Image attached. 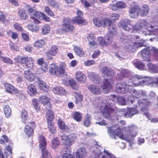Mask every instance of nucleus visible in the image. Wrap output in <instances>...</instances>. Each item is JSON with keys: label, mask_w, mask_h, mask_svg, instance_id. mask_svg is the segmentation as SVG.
Segmentation results:
<instances>
[{"label": "nucleus", "mask_w": 158, "mask_h": 158, "mask_svg": "<svg viewBox=\"0 0 158 158\" xmlns=\"http://www.w3.org/2000/svg\"><path fill=\"white\" fill-rule=\"evenodd\" d=\"M58 124L59 128L64 132H67L69 131V128L61 119H58Z\"/></svg>", "instance_id": "nucleus-33"}, {"label": "nucleus", "mask_w": 158, "mask_h": 158, "mask_svg": "<svg viewBox=\"0 0 158 158\" xmlns=\"http://www.w3.org/2000/svg\"><path fill=\"white\" fill-rule=\"evenodd\" d=\"M36 89L33 84H30L27 87V92L31 96L35 95L36 93Z\"/></svg>", "instance_id": "nucleus-35"}, {"label": "nucleus", "mask_w": 158, "mask_h": 158, "mask_svg": "<svg viewBox=\"0 0 158 158\" xmlns=\"http://www.w3.org/2000/svg\"><path fill=\"white\" fill-rule=\"evenodd\" d=\"M148 80V77H144L136 75L132 77L131 80L128 81L130 83L131 82V84H128L127 85L124 82L118 83L116 85V87L118 92L124 94L127 93L131 86H136L147 84Z\"/></svg>", "instance_id": "nucleus-3"}, {"label": "nucleus", "mask_w": 158, "mask_h": 158, "mask_svg": "<svg viewBox=\"0 0 158 158\" xmlns=\"http://www.w3.org/2000/svg\"><path fill=\"white\" fill-rule=\"evenodd\" d=\"M73 117L74 120L78 122L81 121L82 118L81 114L77 112H76L73 113Z\"/></svg>", "instance_id": "nucleus-49"}, {"label": "nucleus", "mask_w": 158, "mask_h": 158, "mask_svg": "<svg viewBox=\"0 0 158 158\" xmlns=\"http://www.w3.org/2000/svg\"><path fill=\"white\" fill-rule=\"evenodd\" d=\"M18 13L19 17L22 19L26 20L28 18L26 11L23 9L19 10Z\"/></svg>", "instance_id": "nucleus-39"}, {"label": "nucleus", "mask_w": 158, "mask_h": 158, "mask_svg": "<svg viewBox=\"0 0 158 158\" xmlns=\"http://www.w3.org/2000/svg\"><path fill=\"white\" fill-rule=\"evenodd\" d=\"M148 80V77H144L136 75L132 77L131 80L128 81L130 83L131 82V84H128L127 85L124 82L118 83L116 85V87L118 92L124 94L127 93L131 86H136L147 84Z\"/></svg>", "instance_id": "nucleus-2"}, {"label": "nucleus", "mask_w": 158, "mask_h": 158, "mask_svg": "<svg viewBox=\"0 0 158 158\" xmlns=\"http://www.w3.org/2000/svg\"><path fill=\"white\" fill-rule=\"evenodd\" d=\"M10 49L13 51H18L19 50V47L13 43L10 44Z\"/></svg>", "instance_id": "nucleus-63"}, {"label": "nucleus", "mask_w": 158, "mask_h": 158, "mask_svg": "<svg viewBox=\"0 0 158 158\" xmlns=\"http://www.w3.org/2000/svg\"><path fill=\"white\" fill-rule=\"evenodd\" d=\"M137 129L136 127L131 126L123 129H120L118 124L111 127H108V132L111 138L116 139L117 136L122 139L129 141L130 139L135 137L137 135Z\"/></svg>", "instance_id": "nucleus-1"}, {"label": "nucleus", "mask_w": 158, "mask_h": 158, "mask_svg": "<svg viewBox=\"0 0 158 158\" xmlns=\"http://www.w3.org/2000/svg\"><path fill=\"white\" fill-rule=\"evenodd\" d=\"M88 77L93 82L100 85L101 82V79L100 77L94 72H89L88 73Z\"/></svg>", "instance_id": "nucleus-22"}, {"label": "nucleus", "mask_w": 158, "mask_h": 158, "mask_svg": "<svg viewBox=\"0 0 158 158\" xmlns=\"http://www.w3.org/2000/svg\"><path fill=\"white\" fill-rule=\"evenodd\" d=\"M62 143L65 146H70L74 144L77 139V135L72 133L69 135L63 134L61 137Z\"/></svg>", "instance_id": "nucleus-8"}, {"label": "nucleus", "mask_w": 158, "mask_h": 158, "mask_svg": "<svg viewBox=\"0 0 158 158\" xmlns=\"http://www.w3.org/2000/svg\"><path fill=\"white\" fill-rule=\"evenodd\" d=\"M61 27L63 31L68 32H72L74 29L71 20L68 18L64 19Z\"/></svg>", "instance_id": "nucleus-10"}, {"label": "nucleus", "mask_w": 158, "mask_h": 158, "mask_svg": "<svg viewBox=\"0 0 158 158\" xmlns=\"http://www.w3.org/2000/svg\"><path fill=\"white\" fill-rule=\"evenodd\" d=\"M108 20L107 17L102 19L100 18L95 17L93 19V23L94 25L96 27H106L107 25V23Z\"/></svg>", "instance_id": "nucleus-12"}, {"label": "nucleus", "mask_w": 158, "mask_h": 158, "mask_svg": "<svg viewBox=\"0 0 158 158\" xmlns=\"http://www.w3.org/2000/svg\"><path fill=\"white\" fill-rule=\"evenodd\" d=\"M28 12L31 16L30 18L31 19L35 17L47 22H49L50 21V18L45 14L40 11H37L32 8L28 9Z\"/></svg>", "instance_id": "nucleus-7"}, {"label": "nucleus", "mask_w": 158, "mask_h": 158, "mask_svg": "<svg viewBox=\"0 0 158 158\" xmlns=\"http://www.w3.org/2000/svg\"><path fill=\"white\" fill-rule=\"evenodd\" d=\"M76 157L71 154V149L69 148L64 147L62 149V158H84L86 156V149L81 147L78 148L76 152Z\"/></svg>", "instance_id": "nucleus-5"}, {"label": "nucleus", "mask_w": 158, "mask_h": 158, "mask_svg": "<svg viewBox=\"0 0 158 158\" xmlns=\"http://www.w3.org/2000/svg\"><path fill=\"white\" fill-rule=\"evenodd\" d=\"M25 57L18 56L14 58V60L16 63L24 64Z\"/></svg>", "instance_id": "nucleus-54"}, {"label": "nucleus", "mask_w": 158, "mask_h": 158, "mask_svg": "<svg viewBox=\"0 0 158 158\" xmlns=\"http://www.w3.org/2000/svg\"><path fill=\"white\" fill-rule=\"evenodd\" d=\"M39 147L40 148L45 149L47 144V141L43 135H40L39 136Z\"/></svg>", "instance_id": "nucleus-27"}, {"label": "nucleus", "mask_w": 158, "mask_h": 158, "mask_svg": "<svg viewBox=\"0 0 158 158\" xmlns=\"http://www.w3.org/2000/svg\"><path fill=\"white\" fill-rule=\"evenodd\" d=\"M98 148H97L96 150L94 151V153L95 154V156H97L99 158H104L103 157V155L101 154V151L100 149V147L98 146Z\"/></svg>", "instance_id": "nucleus-59"}, {"label": "nucleus", "mask_w": 158, "mask_h": 158, "mask_svg": "<svg viewBox=\"0 0 158 158\" xmlns=\"http://www.w3.org/2000/svg\"><path fill=\"white\" fill-rule=\"evenodd\" d=\"M35 126L34 123H30L28 125H26L24 129V132L28 136L32 135L33 133V129L31 127Z\"/></svg>", "instance_id": "nucleus-24"}, {"label": "nucleus", "mask_w": 158, "mask_h": 158, "mask_svg": "<svg viewBox=\"0 0 158 158\" xmlns=\"http://www.w3.org/2000/svg\"><path fill=\"white\" fill-rule=\"evenodd\" d=\"M109 31L110 34L105 37L106 40L108 41L107 42L105 41L102 37H99L98 38V42L102 46H107L112 42V38L111 36L113 33V31L112 30H111Z\"/></svg>", "instance_id": "nucleus-11"}, {"label": "nucleus", "mask_w": 158, "mask_h": 158, "mask_svg": "<svg viewBox=\"0 0 158 158\" xmlns=\"http://www.w3.org/2000/svg\"><path fill=\"white\" fill-rule=\"evenodd\" d=\"M139 6L137 4H135L131 6L129 10L130 17L133 19L137 17L139 15Z\"/></svg>", "instance_id": "nucleus-17"}, {"label": "nucleus", "mask_w": 158, "mask_h": 158, "mask_svg": "<svg viewBox=\"0 0 158 158\" xmlns=\"http://www.w3.org/2000/svg\"><path fill=\"white\" fill-rule=\"evenodd\" d=\"M24 64L27 68L32 69L34 65L33 60L30 57H25Z\"/></svg>", "instance_id": "nucleus-28"}, {"label": "nucleus", "mask_w": 158, "mask_h": 158, "mask_svg": "<svg viewBox=\"0 0 158 158\" xmlns=\"http://www.w3.org/2000/svg\"><path fill=\"white\" fill-rule=\"evenodd\" d=\"M139 14L142 16H145L148 13L150 10V7L147 4H143L141 6V8L139 10Z\"/></svg>", "instance_id": "nucleus-25"}, {"label": "nucleus", "mask_w": 158, "mask_h": 158, "mask_svg": "<svg viewBox=\"0 0 158 158\" xmlns=\"http://www.w3.org/2000/svg\"><path fill=\"white\" fill-rule=\"evenodd\" d=\"M38 100L41 103L43 104L46 110L51 109L50 100L48 97L45 95H40L39 97Z\"/></svg>", "instance_id": "nucleus-15"}, {"label": "nucleus", "mask_w": 158, "mask_h": 158, "mask_svg": "<svg viewBox=\"0 0 158 158\" xmlns=\"http://www.w3.org/2000/svg\"><path fill=\"white\" fill-rule=\"evenodd\" d=\"M8 141V138L7 136L5 135H3L0 139V143H3L5 142H7Z\"/></svg>", "instance_id": "nucleus-64"}, {"label": "nucleus", "mask_w": 158, "mask_h": 158, "mask_svg": "<svg viewBox=\"0 0 158 158\" xmlns=\"http://www.w3.org/2000/svg\"><path fill=\"white\" fill-rule=\"evenodd\" d=\"M119 17V15L118 14L116 13H113L110 15L109 19L107 18L108 21L107 23V25L109 26L108 29L109 31H110V27L113 30V31H114V30L115 29V26H111V24L113 22H115L116 20L118 19Z\"/></svg>", "instance_id": "nucleus-16"}, {"label": "nucleus", "mask_w": 158, "mask_h": 158, "mask_svg": "<svg viewBox=\"0 0 158 158\" xmlns=\"http://www.w3.org/2000/svg\"><path fill=\"white\" fill-rule=\"evenodd\" d=\"M73 50L76 54L80 56H83L85 55L84 52L82 49L79 47H74Z\"/></svg>", "instance_id": "nucleus-40"}, {"label": "nucleus", "mask_w": 158, "mask_h": 158, "mask_svg": "<svg viewBox=\"0 0 158 158\" xmlns=\"http://www.w3.org/2000/svg\"><path fill=\"white\" fill-rule=\"evenodd\" d=\"M48 111L46 114V117L48 123L52 122L54 119V116L53 112L51 110H46Z\"/></svg>", "instance_id": "nucleus-37"}, {"label": "nucleus", "mask_w": 158, "mask_h": 158, "mask_svg": "<svg viewBox=\"0 0 158 158\" xmlns=\"http://www.w3.org/2000/svg\"><path fill=\"white\" fill-rule=\"evenodd\" d=\"M131 21L127 19H125L121 20L119 23V26L124 30L127 31H130L131 30Z\"/></svg>", "instance_id": "nucleus-18"}, {"label": "nucleus", "mask_w": 158, "mask_h": 158, "mask_svg": "<svg viewBox=\"0 0 158 158\" xmlns=\"http://www.w3.org/2000/svg\"><path fill=\"white\" fill-rule=\"evenodd\" d=\"M76 77L77 80L80 82H84L86 80L85 76L81 72H77L76 73Z\"/></svg>", "instance_id": "nucleus-32"}, {"label": "nucleus", "mask_w": 158, "mask_h": 158, "mask_svg": "<svg viewBox=\"0 0 158 158\" xmlns=\"http://www.w3.org/2000/svg\"><path fill=\"white\" fill-rule=\"evenodd\" d=\"M100 110L105 118H109L114 110L109 106L108 103L103 102L100 107Z\"/></svg>", "instance_id": "nucleus-9"}, {"label": "nucleus", "mask_w": 158, "mask_h": 158, "mask_svg": "<svg viewBox=\"0 0 158 158\" xmlns=\"http://www.w3.org/2000/svg\"><path fill=\"white\" fill-rule=\"evenodd\" d=\"M5 87L6 91L9 93H13L14 91L15 90L14 87L12 85L8 83L5 84Z\"/></svg>", "instance_id": "nucleus-43"}, {"label": "nucleus", "mask_w": 158, "mask_h": 158, "mask_svg": "<svg viewBox=\"0 0 158 158\" xmlns=\"http://www.w3.org/2000/svg\"><path fill=\"white\" fill-rule=\"evenodd\" d=\"M101 87L100 84L96 85H89L88 86V88L92 94H99L101 93Z\"/></svg>", "instance_id": "nucleus-23"}, {"label": "nucleus", "mask_w": 158, "mask_h": 158, "mask_svg": "<svg viewBox=\"0 0 158 158\" xmlns=\"http://www.w3.org/2000/svg\"><path fill=\"white\" fill-rule=\"evenodd\" d=\"M21 121L24 123L27 120L28 115L27 112L25 110H23L21 114Z\"/></svg>", "instance_id": "nucleus-45"}, {"label": "nucleus", "mask_w": 158, "mask_h": 158, "mask_svg": "<svg viewBox=\"0 0 158 158\" xmlns=\"http://www.w3.org/2000/svg\"><path fill=\"white\" fill-rule=\"evenodd\" d=\"M53 92L58 95H64L66 94V91L64 89L61 87H55L52 89Z\"/></svg>", "instance_id": "nucleus-31"}, {"label": "nucleus", "mask_w": 158, "mask_h": 158, "mask_svg": "<svg viewBox=\"0 0 158 158\" xmlns=\"http://www.w3.org/2000/svg\"><path fill=\"white\" fill-rule=\"evenodd\" d=\"M50 28L48 24L44 25L42 29L41 32L43 35H47L50 31Z\"/></svg>", "instance_id": "nucleus-48"}, {"label": "nucleus", "mask_w": 158, "mask_h": 158, "mask_svg": "<svg viewBox=\"0 0 158 158\" xmlns=\"http://www.w3.org/2000/svg\"><path fill=\"white\" fill-rule=\"evenodd\" d=\"M122 38L124 40L123 41L125 42L124 48L130 52H133L138 48L144 45L143 43H133L131 41L127 40V37H123Z\"/></svg>", "instance_id": "nucleus-6"}, {"label": "nucleus", "mask_w": 158, "mask_h": 158, "mask_svg": "<svg viewBox=\"0 0 158 158\" xmlns=\"http://www.w3.org/2000/svg\"><path fill=\"white\" fill-rule=\"evenodd\" d=\"M48 127L50 133L53 134L56 132V130L53 123L52 122L48 123Z\"/></svg>", "instance_id": "nucleus-52"}, {"label": "nucleus", "mask_w": 158, "mask_h": 158, "mask_svg": "<svg viewBox=\"0 0 158 158\" xmlns=\"http://www.w3.org/2000/svg\"><path fill=\"white\" fill-rule=\"evenodd\" d=\"M69 85L73 89L77 90L79 89V86L77 85L76 84L75 81L71 79L69 81Z\"/></svg>", "instance_id": "nucleus-53"}, {"label": "nucleus", "mask_w": 158, "mask_h": 158, "mask_svg": "<svg viewBox=\"0 0 158 158\" xmlns=\"http://www.w3.org/2000/svg\"><path fill=\"white\" fill-rule=\"evenodd\" d=\"M134 66L140 70H143L144 66V64L140 61H136L134 63Z\"/></svg>", "instance_id": "nucleus-58"}, {"label": "nucleus", "mask_w": 158, "mask_h": 158, "mask_svg": "<svg viewBox=\"0 0 158 158\" xmlns=\"http://www.w3.org/2000/svg\"><path fill=\"white\" fill-rule=\"evenodd\" d=\"M149 69L151 70L152 72L156 73L158 72L157 67L152 64L150 63L147 64Z\"/></svg>", "instance_id": "nucleus-57"}, {"label": "nucleus", "mask_w": 158, "mask_h": 158, "mask_svg": "<svg viewBox=\"0 0 158 158\" xmlns=\"http://www.w3.org/2000/svg\"><path fill=\"white\" fill-rule=\"evenodd\" d=\"M38 84L39 87L41 90L44 92H48L49 90L48 86L43 81L39 80Z\"/></svg>", "instance_id": "nucleus-34"}, {"label": "nucleus", "mask_w": 158, "mask_h": 158, "mask_svg": "<svg viewBox=\"0 0 158 158\" xmlns=\"http://www.w3.org/2000/svg\"><path fill=\"white\" fill-rule=\"evenodd\" d=\"M102 73L105 75H110L113 74V72L110 69L106 67H103L101 69Z\"/></svg>", "instance_id": "nucleus-46"}, {"label": "nucleus", "mask_w": 158, "mask_h": 158, "mask_svg": "<svg viewBox=\"0 0 158 158\" xmlns=\"http://www.w3.org/2000/svg\"><path fill=\"white\" fill-rule=\"evenodd\" d=\"M40 69L41 73L43 74L46 73L48 70V64H47L46 63H45L44 65L41 66Z\"/></svg>", "instance_id": "nucleus-56"}, {"label": "nucleus", "mask_w": 158, "mask_h": 158, "mask_svg": "<svg viewBox=\"0 0 158 158\" xmlns=\"http://www.w3.org/2000/svg\"><path fill=\"white\" fill-rule=\"evenodd\" d=\"M41 150L42 158H52V156L47 151L45 150V149H43L42 151V149Z\"/></svg>", "instance_id": "nucleus-60"}, {"label": "nucleus", "mask_w": 158, "mask_h": 158, "mask_svg": "<svg viewBox=\"0 0 158 158\" xmlns=\"http://www.w3.org/2000/svg\"><path fill=\"white\" fill-rule=\"evenodd\" d=\"M32 105L37 111H39L40 109V106L39 105L37 99L34 98L32 100Z\"/></svg>", "instance_id": "nucleus-51"}, {"label": "nucleus", "mask_w": 158, "mask_h": 158, "mask_svg": "<svg viewBox=\"0 0 158 158\" xmlns=\"http://www.w3.org/2000/svg\"><path fill=\"white\" fill-rule=\"evenodd\" d=\"M152 26L150 25L145 20H142L134 25L132 29L135 32H138L147 35L152 34L151 31H152Z\"/></svg>", "instance_id": "nucleus-4"}, {"label": "nucleus", "mask_w": 158, "mask_h": 158, "mask_svg": "<svg viewBox=\"0 0 158 158\" xmlns=\"http://www.w3.org/2000/svg\"><path fill=\"white\" fill-rule=\"evenodd\" d=\"M113 83L112 79H105L103 81V85L100 84V86H102L104 92L107 93L112 88Z\"/></svg>", "instance_id": "nucleus-14"}, {"label": "nucleus", "mask_w": 158, "mask_h": 158, "mask_svg": "<svg viewBox=\"0 0 158 158\" xmlns=\"http://www.w3.org/2000/svg\"><path fill=\"white\" fill-rule=\"evenodd\" d=\"M23 74L24 77L27 80L30 81H33L35 78L34 74L29 70L25 71L23 72Z\"/></svg>", "instance_id": "nucleus-26"}, {"label": "nucleus", "mask_w": 158, "mask_h": 158, "mask_svg": "<svg viewBox=\"0 0 158 158\" xmlns=\"http://www.w3.org/2000/svg\"><path fill=\"white\" fill-rule=\"evenodd\" d=\"M45 44L44 41L43 40H40L35 41L33 44L34 46L39 49L42 48Z\"/></svg>", "instance_id": "nucleus-38"}, {"label": "nucleus", "mask_w": 158, "mask_h": 158, "mask_svg": "<svg viewBox=\"0 0 158 158\" xmlns=\"http://www.w3.org/2000/svg\"><path fill=\"white\" fill-rule=\"evenodd\" d=\"M49 72L52 75H58V67L55 63H53L50 64Z\"/></svg>", "instance_id": "nucleus-29"}, {"label": "nucleus", "mask_w": 158, "mask_h": 158, "mask_svg": "<svg viewBox=\"0 0 158 158\" xmlns=\"http://www.w3.org/2000/svg\"><path fill=\"white\" fill-rule=\"evenodd\" d=\"M48 2L50 6L56 9L59 8L60 6V4L59 2L53 0H48Z\"/></svg>", "instance_id": "nucleus-47"}, {"label": "nucleus", "mask_w": 158, "mask_h": 158, "mask_svg": "<svg viewBox=\"0 0 158 158\" xmlns=\"http://www.w3.org/2000/svg\"><path fill=\"white\" fill-rule=\"evenodd\" d=\"M59 144V140L57 138H54L52 139L51 142V147L53 149L57 148Z\"/></svg>", "instance_id": "nucleus-50"}, {"label": "nucleus", "mask_w": 158, "mask_h": 158, "mask_svg": "<svg viewBox=\"0 0 158 158\" xmlns=\"http://www.w3.org/2000/svg\"><path fill=\"white\" fill-rule=\"evenodd\" d=\"M45 10L46 13L49 16L52 17L55 16L54 13L51 10L49 6H46L45 8Z\"/></svg>", "instance_id": "nucleus-61"}, {"label": "nucleus", "mask_w": 158, "mask_h": 158, "mask_svg": "<svg viewBox=\"0 0 158 158\" xmlns=\"http://www.w3.org/2000/svg\"><path fill=\"white\" fill-rule=\"evenodd\" d=\"M91 118L90 116L88 114H87L85 117L84 121V125L88 127L90 124V121Z\"/></svg>", "instance_id": "nucleus-55"}, {"label": "nucleus", "mask_w": 158, "mask_h": 158, "mask_svg": "<svg viewBox=\"0 0 158 158\" xmlns=\"http://www.w3.org/2000/svg\"><path fill=\"white\" fill-rule=\"evenodd\" d=\"M145 94V93H144L142 91H136L135 90H133L132 91V97L130 96L129 97L128 99V101L130 102L132 104L134 101L133 99L134 98H138L143 96Z\"/></svg>", "instance_id": "nucleus-20"}, {"label": "nucleus", "mask_w": 158, "mask_h": 158, "mask_svg": "<svg viewBox=\"0 0 158 158\" xmlns=\"http://www.w3.org/2000/svg\"><path fill=\"white\" fill-rule=\"evenodd\" d=\"M73 21L74 22L80 24L85 25L87 23L86 21L83 19L82 17H76L73 18Z\"/></svg>", "instance_id": "nucleus-36"}, {"label": "nucleus", "mask_w": 158, "mask_h": 158, "mask_svg": "<svg viewBox=\"0 0 158 158\" xmlns=\"http://www.w3.org/2000/svg\"><path fill=\"white\" fill-rule=\"evenodd\" d=\"M130 75V73L127 70L123 69L118 74V78L121 79L124 77H127Z\"/></svg>", "instance_id": "nucleus-41"}, {"label": "nucleus", "mask_w": 158, "mask_h": 158, "mask_svg": "<svg viewBox=\"0 0 158 158\" xmlns=\"http://www.w3.org/2000/svg\"><path fill=\"white\" fill-rule=\"evenodd\" d=\"M87 39L90 48L93 49L97 46L98 44L95 41L96 38L94 34L90 33L88 34Z\"/></svg>", "instance_id": "nucleus-19"}, {"label": "nucleus", "mask_w": 158, "mask_h": 158, "mask_svg": "<svg viewBox=\"0 0 158 158\" xmlns=\"http://www.w3.org/2000/svg\"><path fill=\"white\" fill-rule=\"evenodd\" d=\"M73 95L74 96L76 99V103L78 104L81 102L83 100V96L80 93L74 92L73 93Z\"/></svg>", "instance_id": "nucleus-42"}, {"label": "nucleus", "mask_w": 158, "mask_h": 158, "mask_svg": "<svg viewBox=\"0 0 158 158\" xmlns=\"http://www.w3.org/2000/svg\"><path fill=\"white\" fill-rule=\"evenodd\" d=\"M127 5L123 1H119L116 2L115 4L110 5V8L113 10L116 11L118 9H122L126 8Z\"/></svg>", "instance_id": "nucleus-21"}, {"label": "nucleus", "mask_w": 158, "mask_h": 158, "mask_svg": "<svg viewBox=\"0 0 158 158\" xmlns=\"http://www.w3.org/2000/svg\"><path fill=\"white\" fill-rule=\"evenodd\" d=\"M141 57L146 61H151L149 58L150 52L149 50L147 49H143L141 52Z\"/></svg>", "instance_id": "nucleus-30"}, {"label": "nucleus", "mask_w": 158, "mask_h": 158, "mask_svg": "<svg viewBox=\"0 0 158 158\" xmlns=\"http://www.w3.org/2000/svg\"><path fill=\"white\" fill-rule=\"evenodd\" d=\"M4 111L6 118H9L10 117L11 110L8 105H6L5 106L4 108Z\"/></svg>", "instance_id": "nucleus-44"}, {"label": "nucleus", "mask_w": 158, "mask_h": 158, "mask_svg": "<svg viewBox=\"0 0 158 158\" xmlns=\"http://www.w3.org/2000/svg\"><path fill=\"white\" fill-rule=\"evenodd\" d=\"M58 48L56 46L52 45L48 51L45 53L47 58L48 60H52L53 58L52 56H56L58 53Z\"/></svg>", "instance_id": "nucleus-13"}, {"label": "nucleus", "mask_w": 158, "mask_h": 158, "mask_svg": "<svg viewBox=\"0 0 158 158\" xmlns=\"http://www.w3.org/2000/svg\"><path fill=\"white\" fill-rule=\"evenodd\" d=\"M2 60L4 63L11 64H13L12 60L10 58L7 57H1Z\"/></svg>", "instance_id": "nucleus-62"}]
</instances>
